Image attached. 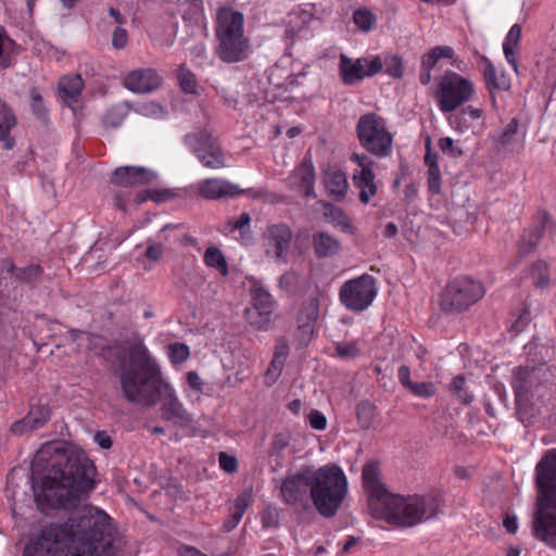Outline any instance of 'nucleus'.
<instances>
[{"label":"nucleus","mask_w":556,"mask_h":556,"mask_svg":"<svg viewBox=\"0 0 556 556\" xmlns=\"http://www.w3.org/2000/svg\"><path fill=\"white\" fill-rule=\"evenodd\" d=\"M214 53L227 64L244 62L252 53L251 40L248 36L217 39Z\"/></svg>","instance_id":"16"},{"label":"nucleus","mask_w":556,"mask_h":556,"mask_svg":"<svg viewBox=\"0 0 556 556\" xmlns=\"http://www.w3.org/2000/svg\"><path fill=\"white\" fill-rule=\"evenodd\" d=\"M184 143L188 150L206 168L222 169L226 167V155L218 139L205 129L185 135Z\"/></svg>","instance_id":"10"},{"label":"nucleus","mask_w":556,"mask_h":556,"mask_svg":"<svg viewBox=\"0 0 556 556\" xmlns=\"http://www.w3.org/2000/svg\"><path fill=\"white\" fill-rule=\"evenodd\" d=\"M128 41V34L126 29L116 27L112 34V46L115 49H124Z\"/></svg>","instance_id":"59"},{"label":"nucleus","mask_w":556,"mask_h":556,"mask_svg":"<svg viewBox=\"0 0 556 556\" xmlns=\"http://www.w3.org/2000/svg\"><path fill=\"white\" fill-rule=\"evenodd\" d=\"M308 422H309V426L315 430H325L327 427L326 416L317 409H313L309 413Z\"/></svg>","instance_id":"56"},{"label":"nucleus","mask_w":556,"mask_h":556,"mask_svg":"<svg viewBox=\"0 0 556 556\" xmlns=\"http://www.w3.org/2000/svg\"><path fill=\"white\" fill-rule=\"evenodd\" d=\"M17 119L12 109L0 99V142L3 148L12 150L15 147V139L11 130L16 126Z\"/></svg>","instance_id":"28"},{"label":"nucleus","mask_w":556,"mask_h":556,"mask_svg":"<svg viewBox=\"0 0 556 556\" xmlns=\"http://www.w3.org/2000/svg\"><path fill=\"white\" fill-rule=\"evenodd\" d=\"M219 466L226 472H235L238 468V462L236 457L228 455L225 452H220L218 456Z\"/></svg>","instance_id":"57"},{"label":"nucleus","mask_w":556,"mask_h":556,"mask_svg":"<svg viewBox=\"0 0 556 556\" xmlns=\"http://www.w3.org/2000/svg\"><path fill=\"white\" fill-rule=\"evenodd\" d=\"M283 365L285 364H282V363L277 364L276 361H274V359L271 361V363L265 374L266 386L270 387L278 380V378L281 375Z\"/></svg>","instance_id":"55"},{"label":"nucleus","mask_w":556,"mask_h":556,"mask_svg":"<svg viewBox=\"0 0 556 556\" xmlns=\"http://www.w3.org/2000/svg\"><path fill=\"white\" fill-rule=\"evenodd\" d=\"M336 353L338 357L343 359H353L359 356L361 350L357 341L338 342L336 343Z\"/></svg>","instance_id":"47"},{"label":"nucleus","mask_w":556,"mask_h":556,"mask_svg":"<svg viewBox=\"0 0 556 556\" xmlns=\"http://www.w3.org/2000/svg\"><path fill=\"white\" fill-rule=\"evenodd\" d=\"M36 428H33L31 422H26V416L17 421H15L11 426V432L16 435H23L31 430H35Z\"/></svg>","instance_id":"61"},{"label":"nucleus","mask_w":556,"mask_h":556,"mask_svg":"<svg viewBox=\"0 0 556 556\" xmlns=\"http://www.w3.org/2000/svg\"><path fill=\"white\" fill-rule=\"evenodd\" d=\"M520 38H521V26L519 24H514L510 27L509 31L507 33L505 40L503 42V51H504L506 61L509 65L513 66L515 72H518L516 54L518 52Z\"/></svg>","instance_id":"31"},{"label":"nucleus","mask_w":556,"mask_h":556,"mask_svg":"<svg viewBox=\"0 0 556 556\" xmlns=\"http://www.w3.org/2000/svg\"><path fill=\"white\" fill-rule=\"evenodd\" d=\"M167 356L172 364L180 365L190 356V349L186 343L174 342L167 345Z\"/></svg>","instance_id":"43"},{"label":"nucleus","mask_w":556,"mask_h":556,"mask_svg":"<svg viewBox=\"0 0 556 556\" xmlns=\"http://www.w3.org/2000/svg\"><path fill=\"white\" fill-rule=\"evenodd\" d=\"M324 185L333 201H342L349 189L346 176L340 169L325 172Z\"/></svg>","instance_id":"29"},{"label":"nucleus","mask_w":556,"mask_h":556,"mask_svg":"<svg viewBox=\"0 0 556 556\" xmlns=\"http://www.w3.org/2000/svg\"><path fill=\"white\" fill-rule=\"evenodd\" d=\"M350 160L359 167L354 170L352 177L355 188L359 190V201L368 204L378 191L374 173L376 162L367 153H353Z\"/></svg>","instance_id":"14"},{"label":"nucleus","mask_w":556,"mask_h":556,"mask_svg":"<svg viewBox=\"0 0 556 556\" xmlns=\"http://www.w3.org/2000/svg\"><path fill=\"white\" fill-rule=\"evenodd\" d=\"M314 253L318 258L333 257L342 250L339 239L326 231H317L312 237Z\"/></svg>","instance_id":"26"},{"label":"nucleus","mask_w":556,"mask_h":556,"mask_svg":"<svg viewBox=\"0 0 556 556\" xmlns=\"http://www.w3.org/2000/svg\"><path fill=\"white\" fill-rule=\"evenodd\" d=\"M203 261L207 267L217 269L223 276L228 275L226 258L217 247L207 248L204 253Z\"/></svg>","instance_id":"37"},{"label":"nucleus","mask_w":556,"mask_h":556,"mask_svg":"<svg viewBox=\"0 0 556 556\" xmlns=\"http://www.w3.org/2000/svg\"><path fill=\"white\" fill-rule=\"evenodd\" d=\"M265 254L276 261L286 262V255L292 240V231L286 224H274L264 232Z\"/></svg>","instance_id":"17"},{"label":"nucleus","mask_w":556,"mask_h":556,"mask_svg":"<svg viewBox=\"0 0 556 556\" xmlns=\"http://www.w3.org/2000/svg\"><path fill=\"white\" fill-rule=\"evenodd\" d=\"M177 80L179 87L185 93L194 94L198 89V81L195 75L186 67L185 64H181L177 70Z\"/></svg>","instance_id":"42"},{"label":"nucleus","mask_w":556,"mask_h":556,"mask_svg":"<svg viewBox=\"0 0 556 556\" xmlns=\"http://www.w3.org/2000/svg\"><path fill=\"white\" fill-rule=\"evenodd\" d=\"M129 113L127 103H118L110 108L103 117V125L108 128H118Z\"/></svg>","instance_id":"35"},{"label":"nucleus","mask_w":556,"mask_h":556,"mask_svg":"<svg viewBox=\"0 0 556 556\" xmlns=\"http://www.w3.org/2000/svg\"><path fill=\"white\" fill-rule=\"evenodd\" d=\"M353 22L363 33H369L377 24V15L367 8H361L353 12Z\"/></svg>","instance_id":"40"},{"label":"nucleus","mask_w":556,"mask_h":556,"mask_svg":"<svg viewBox=\"0 0 556 556\" xmlns=\"http://www.w3.org/2000/svg\"><path fill=\"white\" fill-rule=\"evenodd\" d=\"M439 155L435 152H432L430 149V144L428 143L427 153L425 155V164L428 166L427 178L433 175L441 174L440 167L438 164Z\"/></svg>","instance_id":"54"},{"label":"nucleus","mask_w":556,"mask_h":556,"mask_svg":"<svg viewBox=\"0 0 556 556\" xmlns=\"http://www.w3.org/2000/svg\"><path fill=\"white\" fill-rule=\"evenodd\" d=\"M319 299L312 295L307 298L301 305L298 314V327L304 333L312 331L319 315Z\"/></svg>","instance_id":"30"},{"label":"nucleus","mask_w":556,"mask_h":556,"mask_svg":"<svg viewBox=\"0 0 556 556\" xmlns=\"http://www.w3.org/2000/svg\"><path fill=\"white\" fill-rule=\"evenodd\" d=\"M539 383L535 368L517 367L513 371L511 388L518 405H526L532 397L533 387Z\"/></svg>","instance_id":"19"},{"label":"nucleus","mask_w":556,"mask_h":556,"mask_svg":"<svg viewBox=\"0 0 556 556\" xmlns=\"http://www.w3.org/2000/svg\"><path fill=\"white\" fill-rule=\"evenodd\" d=\"M324 215L328 222H330L334 227L340 228L343 232L353 235L354 227L351 223L349 216L344 213V211L330 202H326L323 204Z\"/></svg>","instance_id":"32"},{"label":"nucleus","mask_w":556,"mask_h":556,"mask_svg":"<svg viewBox=\"0 0 556 556\" xmlns=\"http://www.w3.org/2000/svg\"><path fill=\"white\" fill-rule=\"evenodd\" d=\"M348 493V480L337 465L314 468L311 500L316 510L325 518L333 517Z\"/></svg>","instance_id":"6"},{"label":"nucleus","mask_w":556,"mask_h":556,"mask_svg":"<svg viewBox=\"0 0 556 556\" xmlns=\"http://www.w3.org/2000/svg\"><path fill=\"white\" fill-rule=\"evenodd\" d=\"M483 79L489 92L507 91L510 88V80L503 72H497L490 59L482 55Z\"/></svg>","instance_id":"27"},{"label":"nucleus","mask_w":556,"mask_h":556,"mask_svg":"<svg viewBox=\"0 0 556 556\" xmlns=\"http://www.w3.org/2000/svg\"><path fill=\"white\" fill-rule=\"evenodd\" d=\"M536 496L533 535L556 551V448L544 452L534 468Z\"/></svg>","instance_id":"5"},{"label":"nucleus","mask_w":556,"mask_h":556,"mask_svg":"<svg viewBox=\"0 0 556 556\" xmlns=\"http://www.w3.org/2000/svg\"><path fill=\"white\" fill-rule=\"evenodd\" d=\"M50 418L49 408L43 405H33L26 415V422H31L33 428L43 427Z\"/></svg>","instance_id":"44"},{"label":"nucleus","mask_w":556,"mask_h":556,"mask_svg":"<svg viewBox=\"0 0 556 556\" xmlns=\"http://www.w3.org/2000/svg\"><path fill=\"white\" fill-rule=\"evenodd\" d=\"M450 126L459 131L464 132L465 129H467V125L465 124V114H463V111L458 114H452L447 118Z\"/></svg>","instance_id":"62"},{"label":"nucleus","mask_w":556,"mask_h":556,"mask_svg":"<svg viewBox=\"0 0 556 556\" xmlns=\"http://www.w3.org/2000/svg\"><path fill=\"white\" fill-rule=\"evenodd\" d=\"M397 379L400 383L408 389L414 381L410 379V369L407 365H401L397 369Z\"/></svg>","instance_id":"64"},{"label":"nucleus","mask_w":556,"mask_h":556,"mask_svg":"<svg viewBox=\"0 0 556 556\" xmlns=\"http://www.w3.org/2000/svg\"><path fill=\"white\" fill-rule=\"evenodd\" d=\"M362 478L372 516L390 525L415 527L434 518L441 510L442 501L437 494L404 496L391 493L381 482L376 463L364 466Z\"/></svg>","instance_id":"4"},{"label":"nucleus","mask_w":556,"mask_h":556,"mask_svg":"<svg viewBox=\"0 0 556 556\" xmlns=\"http://www.w3.org/2000/svg\"><path fill=\"white\" fill-rule=\"evenodd\" d=\"M97 469L88 456L63 442L43 444L33 460L37 505L50 509L74 508L96 486Z\"/></svg>","instance_id":"1"},{"label":"nucleus","mask_w":556,"mask_h":556,"mask_svg":"<svg viewBox=\"0 0 556 556\" xmlns=\"http://www.w3.org/2000/svg\"><path fill=\"white\" fill-rule=\"evenodd\" d=\"M135 111L140 115L155 119H160V117L164 115L162 108L155 102H144L138 104Z\"/></svg>","instance_id":"51"},{"label":"nucleus","mask_w":556,"mask_h":556,"mask_svg":"<svg viewBox=\"0 0 556 556\" xmlns=\"http://www.w3.org/2000/svg\"><path fill=\"white\" fill-rule=\"evenodd\" d=\"M71 339L77 341L80 346H85L88 351L93 354H101L105 348V340L101 336H97L90 332L72 330Z\"/></svg>","instance_id":"33"},{"label":"nucleus","mask_w":556,"mask_h":556,"mask_svg":"<svg viewBox=\"0 0 556 556\" xmlns=\"http://www.w3.org/2000/svg\"><path fill=\"white\" fill-rule=\"evenodd\" d=\"M115 538L110 516L87 505L64 522L45 526L26 544L23 556H115Z\"/></svg>","instance_id":"3"},{"label":"nucleus","mask_w":556,"mask_h":556,"mask_svg":"<svg viewBox=\"0 0 556 556\" xmlns=\"http://www.w3.org/2000/svg\"><path fill=\"white\" fill-rule=\"evenodd\" d=\"M311 13L301 8L292 10L287 16V34H298L311 20Z\"/></svg>","instance_id":"36"},{"label":"nucleus","mask_w":556,"mask_h":556,"mask_svg":"<svg viewBox=\"0 0 556 556\" xmlns=\"http://www.w3.org/2000/svg\"><path fill=\"white\" fill-rule=\"evenodd\" d=\"M116 374L127 402L144 407L161 402L164 420L181 428L192 425V415L164 378L161 366L142 339L128 340L121 346L116 353Z\"/></svg>","instance_id":"2"},{"label":"nucleus","mask_w":556,"mask_h":556,"mask_svg":"<svg viewBox=\"0 0 556 556\" xmlns=\"http://www.w3.org/2000/svg\"><path fill=\"white\" fill-rule=\"evenodd\" d=\"M394 79H401L404 76V61L399 54H386L381 56V71Z\"/></svg>","instance_id":"38"},{"label":"nucleus","mask_w":556,"mask_h":556,"mask_svg":"<svg viewBox=\"0 0 556 556\" xmlns=\"http://www.w3.org/2000/svg\"><path fill=\"white\" fill-rule=\"evenodd\" d=\"M378 294L376 279L363 274L345 281L339 290L341 304L349 311L361 313L367 309Z\"/></svg>","instance_id":"11"},{"label":"nucleus","mask_w":556,"mask_h":556,"mask_svg":"<svg viewBox=\"0 0 556 556\" xmlns=\"http://www.w3.org/2000/svg\"><path fill=\"white\" fill-rule=\"evenodd\" d=\"M359 144L367 153L378 159L391 155L393 135L387 128L386 119L376 113L362 115L356 124Z\"/></svg>","instance_id":"7"},{"label":"nucleus","mask_w":556,"mask_h":556,"mask_svg":"<svg viewBox=\"0 0 556 556\" xmlns=\"http://www.w3.org/2000/svg\"><path fill=\"white\" fill-rule=\"evenodd\" d=\"M485 293L480 281L469 277H458L446 285L440 299V307L444 313L457 314L479 301Z\"/></svg>","instance_id":"9"},{"label":"nucleus","mask_w":556,"mask_h":556,"mask_svg":"<svg viewBox=\"0 0 556 556\" xmlns=\"http://www.w3.org/2000/svg\"><path fill=\"white\" fill-rule=\"evenodd\" d=\"M412 394L421 399H429L437 392V387L433 382H413L407 389Z\"/></svg>","instance_id":"48"},{"label":"nucleus","mask_w":556,"mask_h":556,"mask_svg":"<svg viewBox=\"0 0 556 556\" xmlns=\"http://www.w3.org/2000/svg\"><path fill=\"white\" fill-rule=\"evenodd\" d=\"M252 502V492L251 491H244L240 493L235 502H233V508L232 510L236 513H239L240 515H244L247 509L249 508L250 504Z\"/></svg>","instance_id":"53"},{"label":"nucleus","mask_w":556,"mask_h":556,"mask_svg":"<svg viewBox=\"0 0 556 556\" xmlns=\"http://www.w3.org/2000/svg\"><path fill=\"white\" fill-rule=\"evenodd\" d=\"M156 174L143 166H119L112 177L111 182L119 187H135L152 182Z\"/></svg>","instance_id":"20"},{"label":"nucleus","mask_w":556,"mask_h":556,"mask_svg":"<svg viewBox=\"0 0 556 556\" xmlns=\"http://www.w3.org/2000/svg\"><path fill=\"white\" fill-rule=\"evenodd\" d=\"M381 72V55H369L352 59L344 53L339 56V75L346 86H354L366 77H372Z\"/></svg>","instance_id":"13"},{"label":"nucleus","mask_w":556,"mask_h":556,"mask_svg":"<svg viewBox=\"0 0 556 556\" xmlns=\"http://www.w3.org/2000/svg\"><path fill=\"white\" fill-rule=\"evenodd\" d=\"M356 416L362 428H370L377 417V408L369 401H362L356 406Z\"/></svg>","instance_id":"41"},{"label":"nucleus","mask_w":556,"mask_h":556,"mask_svg":"<svg viewBox=\"0 0 556 556\" xmlns=\"http://www.w3.org/2000/svg\"><path fill=\"white\" fill-rule=\"evenodd\" d=\"M543 232V225H535L534 227L523 231L518 244V254L526 256L532 252L538 245Z\"/></svg>","instance_id":"34"},{"label":"nucleus","mask_w":556,"mask_h":556,"mask_svg":"<svg viewBox=\"0 0 556 556\" xmlns=\"http://www.w3.org/2000/svg\"><path fill=\"white\" fill-rule=\"evenodd\" d=\"M199 194L205 200H219L223 198H233L243 191L239 186L224 178H206L197 185Z\"/></svg>","instance_id":"22"},{"label":"nucleus","mask_w":556,"mask_h":556,"mask_svg":"<svg viewBox=\"0 0 556 556\" xmlns=\"http://www.w3.org/2000/svg\"><path fill=\"white\" fill-rule=\"evenodd\" d=\"M191 56L193 62L198 63L199 65H202L206 59H207V50L204 42L197 43L191 50H190Z\"/></svg>","instance_id":"60"},{"label":"nucleus","mask_w":556,"mask_h":556,"mask_svg":"<svg viewBox=\"0 0 556 556\" xmlns=\"http://www.w3.org/2000/svg\"><path fill=\"white\" fill-rule=\"evenodd\" d=\"M30 98H31L30 105H31L33 112L38 117H42L45 115L43 100H42L40 92L36 88H33L30 90Z\"/></svg>","instance_id":"58"},{"label":"nucleus","mask_w":556,"mask_h":556,"mask_svg":"<svg viewBox=\"0 0 556 556\" xmlns=\"http://www.w3.org/2000/svg\"><path fill=\"white\" fill-rule=\"evenodd\" d=\"M440 150L452 157H458L463 155V150L455 146L454 140L451 137L441 138L438 142Z\"/></svg>","instance_id":"52"},{"label":"nucleus","mask_w":556,"mask_h":556,"mask_svg":"<svg viewBox=\"0 0 556 556\" xmlns=\"http://www.w3.org/2000/svg\"><path fill=\"white\" fill-rule=\"evenodd\" d=\"M251 295L257 318L254 319L253 315H250V323L260 330H268L270 326V315L275 308V300L268 289L256 279L252 280Z\"/></svg>","instance_id":"15"},{"label":"nucleus","mask_w":556,"mask_h":556,"mask_svg":"<svg viewBox=\"0 0 556 556\" xmlns=\"http://www.w3.org/2000/svg\"><path fill=\"white\" fill-rule=\"evenodd\" d=\"M291 441V435L288 432H279L276 433L273 437V440L270 442L269 446V455H278L280 454L286 447L289 446Z\"/></svg>","instance_id":"50"},{"label":"nucleus","mask_w":556,"mask_h":556,"mask_svg":"<svg viewBox=\"0 0 556 556\" xmlns=\"http://www.w3.org/2000/svg\"><path fill=\"white\" fill-rule=\"evenodd\" d=\"M251 216L249 213L243 212L239 218L235 222L229 220L227 223V230L229 232L239 231V240L242 243H249L252 240V231L250 228Z\"/></svg>","instance_id":"39"},{"label":"nucleus","mask_w":556,"mask_h":556,"mask_svg":"<svg viewBox=\"0 0 556 556\" xmlns=\"http://www.w3.org/2000/svg\"><path fill=\"white\" fill-rule=\"evenodd\" d=\"M314 468L302 467L298 472L287 476L280 484L282 501L292 506L308 508Z\"/></svg>","instance_id":"12"},{"label":"nucleus","mask_w":556,"mask_h":556,"mask_svg":"<svg viewBox=\"0 0 556 556\" xmlns=\"http://www.w3.org/2000/svg\"><path fill=\"white\" fill-rule=\"evenodd\" d=\"M187 382L192 390L197 392H203L204 382L197 371L187 372Z\"/></svg>","instance_id":"63"},{"label":"nucleus","mask_w":556,"mask_h":556,"mask_svg":"<svg viewBox=\"0 0 556 556\" xmlns=\"http://www.w3.org/2000/svg\"><path fill=\"white\" fill-rule=\"evenodd\" d=\"M455 51L450 46H437L425 53L420 61L419 83L427 86L432 79V70L442 58L453 59Z\"/></svg>","instance_id":"24"},{"label":"nucleus","mask_w":556,"mask_h":556,"mask_svg":"<svg viewBox=\"0 0 556 556\" xmlns=\"http://www.w3.org/2000/svg\"><path fill=\"white\" fill-rule=\"evenodd\" d=\"M531 279L532 283L540 289H544L548 286L549 277L547 266L543 261H538L531 266Z\"/></svg>","instance_id":"45"},{"label":"nucleus","mask_w":556,"mask_h":556,"mask_svg":"<svg viewBox=\"0 0 556 556\" xmlns=\"http://www.w3.org/2000/svg\"><path fill=\"white\" fill-rule=\"evenodd\" d=\"M519 121L517 118H513L504 128L503 132L500 135L497 139V143L502 148H507L513 144L515 138L518 132Z\"/></svg>","instance_id":"46"},{"label":"nucleus","mask_w":556,"mask_h":556,"mask_svg":"<svg viewBox=\"0 0 556 556\" xmlns=\"http://www.w3.org/2000/svg\"><path fill=\"white\" fill-rule=\"evenodd\" d=\"M243 13L225 7L217 11L215 21V37L217 39L245 36Z\"/></svg>","instance_id":"18"},{"label":"nucleus","mask_w":556,"mask_h":556,"mask_svg":"<svg viewBox=\"0 0 556 556\" xmlns=\"http://www.w3.org/2000/svg\"><path fill=\"white\" fill-rule=\"evenodd\" d=\"M162 77L155 70L140 68L127 74L123 85L135 93H148L159 88Z\"/></svg>","instance_id":"23"},{"label":"nucleus","mask_w":556,"mask_h":556,"mask_svg":"<svg viewBox=\"0 0 556 556\" xmlns=\"http://www.w3.org/2000/svg\"><path fill=\"white\" fill-rule=\"evenodd\" d=\"M290 189L306 198H316L315 168L311 161L302 162L287 178Z\"/></svg>","instance_id":"21"},{"label":"nucleus","mask_w":556,"mask_h":556,"mask_svg":"<svg viewBox=\"0 0 556 556\" xmlns=\"http://www.w3.org/2000/svg\"><path fill=\"white\" fill-rule=\"evenodd\" d=\"M465 377L462 375H458L454 377L452 381V390L458 397V400L464 404H470L472 401V395L469 394V392L465 388Z\"/></svg>","instance_id":"49"},{"label":"nucleus","mask_w":556,"mask_h":556,"mask_svg":"<svg viewBox=\"0 0 556 556\" xmlns=\"http://www.w3.org/2000/svg\"><path fill=\"white\" fill-rule=\"evenodd\" d=\"M84 80L79 74L65 75L59 80V94L63 102L74 108L79 102Z\"/></svg>","instance_id":"25"},{"label":"nucleus","mask_w":556,"mask_h":556,"mask_svg":"<svg viewBox=\"0 0 556 556\" xmlns=\"http://www.w3.org/2000/svg\"><path fill=\"white\" fill-rule=\"evenodd\" d=\"M476 86L472 80L454 71L439 77L434 98L442 113H451L472 100Z\"/></svg>","instance_id":"8"}]
</instances>
